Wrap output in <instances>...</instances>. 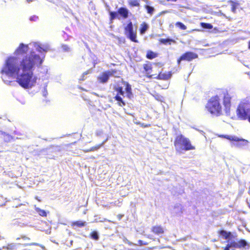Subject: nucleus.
<instances>
[{
	"mask_svg": "<svg viewBox=\"0 0 250 250\" xmlns=\"http://www.w3.org/2000/svg\"><path fill=\"white\" fill-rule=\"evenodd\" d=\"M37 211L38 212L39 214L42 217H45L47 215V213L44 210L40 209L39 208H37L36 209Z\"/></svg>",
	"mask_w": 250,
	"mask_h": 250,
	"instance_id": "obj_29",
	"label": "nucleus"
},
{
	"mask_svg": "<svg viewBox=\"0 0 250 250\" xmlns=\"http://www.w3.org/2000/svg\"><path fill=\"white\" fill-rule=\"evenodd\" d=\"M152 63L150 62L146 61L142 65V68L140 69V73L142 76L148 79L153 78L155 74H152Z\"/></svg>",
	"mask_w": 250,
	"mask_h": 250,
	"instance_id": "obj_4",
	"label": "nucleus"
},
{
	"mask_svg": "<svg viewBox=\"0 0 250 250\" xmlns=\"http://www.w3.org/2000/svg\"><path fill=\"white\" fill-rule=\"evenodd\" d=\"M89 73V71H87L83 73V77L85 75H87Z\"/></svg>",
	"mask_w": 250,
	"mask_h": 250,
	"instance_id": "obj_39",
	"label": "nucleus"
},
{
	"mask_svg": "<svg viewBox=\"0 0 250 250\" xmlns=\"http://www.w3.org/2000/svg\"><path fill=\"white\" fill-rule=\"evenodd\" d=\"M116 72V70L115 69L103 72L98 77V80L101 83H106L108 81L109 77L113 76Z\"/></svg>",
	"mask_w": 250,
	"mask_h": 250,
	"instance_id": "obj_8",
	"label": "nucleus"
},
{
	"mask_svg": "<svg viewBox=\"0 0 250 250\" xmlns=\"http://www.w3.org/2000/svg\"><path fill=\"white\" fill-rule=\"evenodd\" d=\"M175 25L181 30H185L187 29V26L183 23L180 21L176 22L175 23Z\"/></svg>",
	"mask_w": 250,
	"mask_h": 250,
	"instance_id": "obj_28",
	"label": "nucleus"
},
{
	"mask_svg": "<svg viewBox=\"0 0 250 250\" xmlns=\"http://www.w3.org/2000/svg\"><path fill=\"white\" fill-rule=\"evenodd\" d=\"M42 60L34 52L24 56L20 62L18 66L17 58L8 57L0 71L1 78L4 82L10 84L12 81L6 79V76L16 78V82L24 89L31 88L37 83V77L34 74L36 66L41 65Z\"/></svg>",
	"mask_w": 250,
	"mask_h": 250,
	"instance_id": "obj_1",
	"label": "nucleus"
},
{
	"mask_svg": "<svg viewBox=\"0 0 250 250\" xmlns=\"http://www.w3.org/2000/svg\"><path fill=\"white\" fill-rule=\"evenodd\" d=\"M249 208H250V205L249 206Z\"/></svg>",
	"mask_w": 250,
	"mask_h": 250,
	"instance_id": "obj_44",
	"label": "nucleus"
},
{
	"mask_svg": "<svg viewBox=\"0 0 250 250\" xmlns=\"http://www.w3.org/2000/svg\"><path fill=\"white\" fill-rule=\"evenodd\" d=\"M174 146L176 151L179 153L183 151L195 149V146L192 145L190 140L182 134H179L176 136L174 141Z\"/></svg>",
	"mask_w": 250,
	"mask_h": 250,
	"instance_id": "obj_3",
	"label": "nucleus"
},
{
	"mask_svg": "<svg viewBox=\"0 0 250 250\" xmlns=\"http://www.w3.org/2000/svg\"><path fill=\"white\" fill-rule=\"evenodd\" d=\"M248 47H249V49H250V41L249 42V46H248Z\"/></svg>",
	"mask_w": 250,
	"mask_h": 250,
	"instance_id": "obj_41",
	"label": "nucleus"
},
{
	"mask_svg": "<svg viewBox=\"0 0 250 250\" xmlns=\"http://www.w3.org/2000/svg\"><path fill=\"white\" fill-rule=\"evenodd\" d=\"M90 237L91 239L98 240L99 239V236L98 232L96 231H93L90 233Z\"/></svg>",
	"mask_w": 250,
	"mask_h": 250,
	"instance_id": "obj_24",
	"label": "nucleus"
},
{
	"mask_svg": "<svg viewBox=\"0 0 250 250\" xmlns=\"http://www.w3.org/2000/svg\"><path fill=\"white\" fill-rule=\"evenodd\" d=\"M107 140H108V137H106L105 139V140L102 142V143H101L99 145H97L96 146H92L91 148H90L89 149L85 150L84 151L85 152H90V151H94L98 150V149H99L101 147H102L104 146V145L107 141Z\"/></svg>",
	"mask_w": 250,
	"mask_h": 250,
	"instance_id": "obj_15",
	"label": "nucleus"
},
{
	"mask_svg": "<svg viewBox=\"0 0 250 250\" xmlns=\"http://www.w3.org/2000/svg\"><path fill=\"white\" fill-rule=\"evenodd\" d=\"M21 238L24 240H30V238L25 236V235H21Z\"/></svg>",
	"mask_w": 250,
	"mask_h": 250,
	"instance_id": "obj_35",
	"label": "nucleus"
},
{
	"mask_svg": "<svg viewBox=\"0 0 250 250\" xmlns=\"http://www.w3.org/2000/svg\"><path fill=\"white\" fill-rule=\"evenodd\" d=\"M103 135V131L102 130H97L96 132V135L98 137H101Z\"/></svg>",
	"mask_w": 250,
	"mask_h": 250,
	"instance_id": "obj_33",
	"label": "nucleus"
},
{
	"mask_svg": "<svg viewBox=\"0 0 250 250\" xmlns=\"http://www.w3.org/2000/svg\"><path fill=\"white\" fill-rule=\"evenodd\" d=\"M109 19L110 21H112L114 19H115L117 16L118 13L117 12L115 11H110L109 12Z\"/></svg>",
	"mask_w": 250,
	"mask_h": 250,
	"instance_id": "obj_27",
	"label": "nucleus"
},
{
	"mask_svg": "<svg viewBox=\"0 0 250 250\" xmlns=\"http://www.w3.org/2000/svg\"><path fill=\"white\" fill-rule=\"evenodd\" d=\"M238 242L235 241H232L229 244L230 248H234L235 249H238Z\"/></svg>",
	"mask_w": 250,
	"mask_h": 250,
	"instance_id": "obj_32",
	"label": "nucleus"
},
{
	"mask_svg": "<svg viewBox=\"0 0 250 250\" xmlns=\"http://www.w3.org/2000/svg\"><path fill=\"white\" fill-rule=\"evenodd\" d=\"M158 56V54L157 53L153 52L151 50H148L146 51V57L149 60H152L157 57Z\"/></svg>",
	"mask_w": 250,
	"mask_h": 250,
	"instance_id": "obj_17",
	"label": "nucleus"
},
{
	"mask_svg": "<svg viewBox=\"0 0 250 250\" xmlns=\"http://www.w3.org/2000/svg\"><path fill=\"white\" fill-rule=\"evenodd\" d=\"M219 236L222 237L225 239H229L233 237L232 233L230 231H227L224 229H220L217 232Z\"/></svg>",
	"mask_w": 250,
	"mask_h": 250,
	"instance_id": "obj_12",
	"label": "nucleus"
},
{
	"mask_svg": "<svg viewBox=\"0 0 250 250\" xmlns=\"http://www.w3.org/2000/svg\"><path fill=\"white\" fill-rule=\"evenodd\" d=\"M172 76V72H159V74L154 76L153 79H156L159 80L167 81L171 78Z\"/></svg>",
	"mask_w": 250,
	"mask_h": 250,
	"instance_id": "obj_9",
	"label": "nucleus"
},
{
	"mask_svg": "<svg viewBox=\"0 0 250 250\" xmlns=\"http://www.w3.org/2000/svg\"><path fill=\"white\" fill-rule=\"evenodd\" d=\"M201 30L199 29H192L191 30H190V31H189L188 32L189 33H191V32H194V31L199 32Z\"/></svg>",
	"mask_w": 250,
	"mask_h": 250,
	"instance_id": "obj_38",
	"label": "nucleus"
},
{
	"mask_svg": "<svg viewBox=\"0 0 250 250\" xmlns=\"http://www.w3.org/2000/svg\"><path fill=\"white\" fill-rule=\"evenodd\" d=\"M154 97H155V99H156L157 101L160 102H164V98L158 94H155Z\"/></svg>",
	"mask_w": 250,
	"mask_h": 250,
	"instance_id": "obj_30",
	"label": "nucleus"
},
{
	"mask_svg": "<svg viewBox=\"0 0 250 250\" xmlns=\"http://www.w3.org/2000/svg\"><path fill=\"white\" fill-rule=\"evenodd\" d=\"M249 193H250V191H249Z\"/></svg>",
	"mask_w": 250,
	"mask_h": 250,
	"instance_id": "obj_45",
	"label": "nucleus"
},
{
	"mask_svg": "<svg viewBox=\"0 0 250 250\" xmlns=\"http://www.w3.org/2000/svg\"><path fill=\"white\" fill-rule=\"evenodd\" d=\"M49 159H54V156H52V157H48Z\"/></svg>",
	"mask_w": 250,
	"mask_h": 250,
	"instance_id": "obj_42",
	"label": "nucleus"
},
{
	"mask_svg": "<svg viewBox=\"0 0 250 250\" xmlns=\"http://www.w3.org/2000/svg\"><path fill=\"white\" fill-rule=\"evenodd\" d=\"M148 27V26L146 23L143 22L142 24H141V27L140 29V34H144L145 33V32L146 31V30L147 29Z\"/></svg>",
	"mask_w": 250,
	"mask_h": 250,
	"instance_id": "obj_22",
	"label": "nucleus"
},
{
	"mask_svg": "<svg viewBox=\"0 0 250 250\" xmlns=\"http://www.w3.org/2000/svg\"><path fill=\"white\" fill-rule=\"evenodd\" d=\"M128 5L130 7H139L140 3L138 0H130L128 1Z\"/></svg>",
	"mask_w": 250,
	"mask_h": 250,
	"instance_id": "obj_23",
	"label": "nucleus"
},
{
	"mask_svg": "<svg viewBox=\"0 0 250 250\" xmlns=\"http://www.w3.org/2000/svg\"><path fill=\"white\" fill-rule=\"evenodd\" d=\"M114 89L117 92V94L114 98L118 102V104L120 106H125V103L120 96V95L124 96L125 92L123 91V87L120 86H116L114 87Z\"/></svg>",
	"mask_w": 250,
	"mask_h": 250,
	"instance_id": "obj_7",
	"label": "nucleus"
},
{
	"mask_svg": "<svg viewBox=\"0 0 250 250\" xmlns=\"http://www.w3.org/2000/svg\"><path fill=\"white\" fill-rule=\"evenodd\" d=\"M144 1H145L146 3H148V2H148V0H144Z\"/></svg>",
	"mask_w": 250,
	"mask_h": 250,
	"instance_id": "obj_43",
	"label": "nucleus"
},
{
	"mask_svg": "<svg viewBox=\"0 0 250 250\" xmlns=\"http://www.w3.org/2000/svg\"><path fill=\"white\" fill-rule=\"evenodd\" d=\"M221 98L223 99L226 114L227 115H229L231 96L226 89H219L215 95L211 97L208 101L205 108L211 115L216 117L223 115Z\"/></svg>",
	"mask_w": 250,
	"mask_h": 250,
	"instance_id": "obj_2",
	"label": "nucleus"
},
{
	"mask_svg": "<svg viewBox=\"0 0 250 250\" xmlns=\"http://www.w3.org/2000/svg\"><path fill=\"white\" fill-rule=\"evenodd\" d=\"M117 13L124 19L128 17L129 11L125 7H121L119 8L118 9Z\"/></svg>",
	"mask_w": 250,
	"mask_h": 250,
	"instance_id": "obj_13",
	"label": "nucleus"
},
{
	"mask_svg": "<svg viewBox=\"0 0 250 250\" xmlns=\"http://www.w3.org/2000/svg\"><path fill=\"white\" fill-rule=\"evenodd\" d=\"M229 3H231V10L232 12L235 13L237 6L239 5V3L237 2H234L232 0L229 1Z\"/></svg>",
	"mask_w": 250,
	"mask_h": 250,
	"instance_id": "obj_20",
	"label": "nucleus"
},
{
	"mask_svg": "<svg viewBox=\"0 0 250 250\" xmlns=\"http://www.w3.org/2000/svg\"><path fill=\"white\" fill-rule=\"evenodd\" d=\"M168 1H173V2H175L177 0H167Z\"/></svg>",
	"mask_w": 250,
	"mask_h": 250,
	"instance_id": "obj_40",
	"label": "nucleus"
},
{
	"mask_svg": "<svg viewBox=\"0 0 250 250\" xmlns=\"http://www.w3.org/2000/svg\"><path fill=\"white\" fill-rule=\"evenodd\" d=\"M121 83L125 88V92L126 97L129 99H131L133 97L131 86L127 82L125 81L122 80Z\"/></svg>",
	"mask_w": 250,
	"mask_h": 250,
	"instance_id": "obj_11",
	"label": "nucleus"
},
{
	"mask_svg": "<svg viewBox=\"0 0 250 250\" xmlns=\"http://www.w3.org/2000/svg\"><path fill=\"white\" fill-rule=\"evenodd\" d=\"M62 47H63V49L65 51H68L69 49V47L66 45H63Z\"/></svg>",
	"mask_w": 250,
	"mask_h": 250,
	"instance_id": "obj_36",
	"label": "nucleus"
},
{
	"mask_svg": "<svg viewBox=\"0 0 250 250\" xmlns=\"http://www.w3.org/2000/svg\"><path fill=\"white\" fill-rule=\"evenodd\" d=\"M222 137L226 138L229 141H234V142H244L245 140L243 139H239L236 136H231L229 135H222Z\"/></svg>",
	"mask_w": 250,
	"mask_h": 250,
	"instance_id": "obj_18",
	"label": "nucleus"
},
{
	"mask_svg": "<svg viewBox=\"0 0 250 250\" xmlns=\"http://www.w3.org/2000/svg\"><path fill=\"white\" fill-rule=\"evenodd\" d=\"M230 248V246L229 244L227 245V246L224 248V250H229V249Z\"/></svg>",
	"mask_w": 250,
	"mask_h": 250,
	"instance_id": "obj_37",
	"label": "nucleus"
},
{
	"mask_svg": "<svg viewBox=\"0 0 250 250\" xmlns=\"http://www.w3.org/2000/svg\"><path fill=\"white\" fill-rule=\"evenodd\" d=\"M151 232L156 235L162 234L164 233L163 228L161 226H154L151 228Z\"/></svg>",
	"mask_w": 250,
	"mask_h": 250,
	"instance_id": "obj_14",
	"label": "nucleus"
},
{
	"mask_svg": "<svg viewBox=\"0 0 250 250\" xmlns=\"http://www.w3.org/2000/svg\"><path fill=\"white\" fill-rule=\"evenodd\" d=\"M28 51V45H25L23 43H21L19 46L15 50L14 54L16 55H22L24 54H26Z\"/></svg>",
	"mask_w": 250,
	"mask_h": 250,
	"instance_id": "obj_10",
	"label": "nucleus"
},
{
	"mask_svg": "<svg viewBox=\"0 0 250 250\" xmlns=\"http://www.w3.org/2000/svg\"><path fill=\"white\" fill-rule=\"evenodd\" d=\"M200 25L204 29H211L213 26L211 24L206 22H201Z\"/></svg>",
	"mask_w": 250,
	"mask_h": 250,
	"instance_id": "obj_26",
	"label": "nucleus"
},
{
	"mask_svg": "<svg viewBox=\"0 0 250 250\" xmlns=\"http://www.w3.org/2000/svg\"><path fill=\"white\" fill-rule=\"evenodd\" d=\"M138 245L139 246L147 245H148V243L147 242H143V241H142L141 240H138Z\"/></svg>",
	"mask_w": 250,
	"mask_h": 250,
	"instance_id": "obj_34",
	"label": "nucleus"
},
{
	"mask_svg": "<svg viewBox=\"0 0 250 250\" xmlns=\"http://www.w3.org/2000/svg\"><path fill=\"white\" fill-rule=\"evenodd\" d=\"M125 34L132 42H138L137 33L134 31L133 24L131 21H129L125 27Z\"/></svg>",
	"mask_w": 250,
	"mask_h": 250,
	"instance_id": "obj_5",
	"label": "nucleus"
},
{
	"mask_svg": "<svg viewBox=\"0 0 250 250\" xmlns=\"http://www.w3.org/2000/svg\"><path fill=\"white\" fill-rule=\"evenodd\" d=\"M85 225V222L82 221H76L72 222L71 226L77 227H83Z\"/></svg>",
	"mask_w": 250,
	"mask_h": 250,
	"instance_id": "obj_19",
	"label": "nucleus"
},
{
	"mask_svg": "<svg viewBox=\"0 0 250 250\" xmlns=\"http://www.w3.org/2000/svg\"><path fill=\"white\" fill-rule=\"evenodd\" d=\"M146 10L147 13L150 15H152L154 12V8L153 7L146 5L144 6Z\"/></svg>",
	"mask_w": 250,
	"mask_h": 250,
	"instance_id": "obj_25",
	"label": "nucleus"
},
{
	"mask_svg": "<svg viewBox=\"0 0 250 250\" xmlns=\"http://www.w3.org/2000/svg\"><path fill=\"white\" fill-rule=\"evenodd\" d=\"M56 151L55 150H54L53 148H47L45 150L43 151L44 152V154H49V153H54Z\"/></svg>",
	"mask_w": 250,
	"mask_h": 250,
	"instance_id": "obj_31",
	"label": "nucleus"
},
{
	"mask_svg": "<svg viewBox=\"0 0 250 250\" xmlns=\"http://www.w3.org/2000/svg\"><path fill=\"white\" fill-rule=\"evenodd\" d=\"M238 242V246L239 248H245L247 246H248V243L246 240L244 239H241L237 241Z\"/></svg>",
	"mask_w": 250,
	"mask_h": 250,
	"instance_id": "obj_21",
	"label": "nucleus"
},
{
	"mask_svg": "<svg viewBox=\"0 0 250 250\" xmlns=\"http://www.w3.org/2000/svg\"><path fill=\"white\" fill-rule=\"evenodd\" d=\"M160 43L163 44H171L176 43L175 40L172 39L167 38V39H160L159 40Z\"/></svg>",
	"mask_w": 250,
	"mask_h": 250,
	"instance_id": "obj_16",
	"label": "nucleus"
},
{
	"mask_svg": "<svg viewBox=\"0 0 250 250\" xmlns=\"http://www.w3.org/2000/svg\"><path fill=\"white\" fill-rule=\"evenodd\" d=\"M198 58V55L197 53L191 51H186L177 59V63L179 65L182 61L189 62Z\"/></svg>",
	"mask_w": 250,
	"mask_h": 250,
	"instance_id": "obj_6",
	"label": "nucleus"
}]
</instances>
